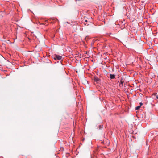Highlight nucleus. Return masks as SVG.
<instances>
[{"label": "nucleus", "instance_id": "obj_1", "mask_svg": "<svg viewBox=\"0 0 158 158\" xmlns=\"http://www.w3.org/2000/svg\"><path fill=\"white\" fill-rule=\"evenodd\" d=\"M62 59V56L56 55L55 56V57L54 58V59L56 60H60Z\"/></svg>", "mask_w": 158, "mask_h": 158}, {"label": "nucleus", "instance_id": "obj_2", "mask_svg": "<svg viewBox=\"0 0 158 158\" xmlns=\"http://www.w3.org/2000/svg\"><path fill=\"white\" fill-rule=\"evenodd\" d=\"M135 39L133 38H131L130 39V44H132L134 42H135Z\"/></svg>", "mask_w": 158, "mask_h": 158}, {"label": "nucleus", "instance_id": "obj_3", "mask_svg": "<svg viewBox=\"0 0 158 158\" xmlns=\"http://www.w3.org/2000/svg\"><path fill=\"white\" fill-rule=\"evenodd\" d=\"M94 80L96 82H98L99 81V79L97 77H94Z\"/></svg>", "mask_w": 158, "mask_h": 158}, {"label": "nucleus", "instance_id": "obj_4", "mask_svg": "<svg viewBox=\"0 0 158 158\" xmlns=\"http://www.w3.org/2000/svg\"><path fill=\"white\" fill-rule=\"evenodd\" d=\"M110 78L111 79H114L115 77V76L114 74H110Z\"/></svg>", "mask_w": 158, "mask_h": 158}, {"label": "nucleus", "instance_id": "obj_5", "mask_svg": "<svg viewBox=\"0 0 158 158\" xmlns=\"http://www.w3.org/2000/svg\"><path fill=\"white\" fill-rule=\"evenodd\" d=\"M140 107V106H137L135 108V110H138L139 109Z\"/></svg>", "mask_w": 158, "mask_h": 158}, {"label": "nucleus", "instance_id": "obj_6", "mask_svg": "<svg viewBox=\"0 0 158 158\" xmlns=\"http://www.w3.org/2000/svg\"><path fill=\"white\" fill-rule=\"evenodd\" d=\"M129 132L131 133V134H132L133 132V129H132L131 130H130V131H129Z\"/></svg>", "mask_w": 158, "mask_h": 158}, {"label": "nucleus", "instance_id": "obj_7", "mask_svg": "<svg viewBox=\"0 0 158 158\" xmlns=\"http://www.w3.org/2000/svg\"><path fill=\"white\" fill-rule=\"evenodd\" d=\"M84 19L85 22H88V20L86 18H84Z\"/></svg>", "mask_w": 158, "mask_h": 158}, {"label": "nucleus", "instance_id": "obj_8", "mask_svg": "<svg viewBox=\"0 0 158 158\" xmlns=\"http://www.w3.org/2000/svg\"><path fill=\"white\" fill-rule=\"evenodd\" d=\"M119 86L120 87H122L123 86V84L120 83Z\"/></svg>", "mask_w": 158, "mask_h": 158}, {"label": "nucleus", "instance_id": "obj_9", "mask_svg": "<svg viewBox=\"0 0 158 158\" xmlns=\"http://www.w3.org/2000/svg\"><path fill=\"white\" fill-rule=\"evenodd\" d=\"M120 83L122 84H123V81H122V80H121Z\"/></svg>", "mask_w": 158, "mask_h": 158}, {"label": "nucleus", "instance_id": "obj_10", "mask_svg": "<svg viewBox=\"0 0 158 158\" xmlns=\"http://www.w3.org/2000/svg\"><path fill=\"white\" fill-rule=\"evenodd\" d=\"M102 127H101L100 125L99 126V129H101L102 128Z\"/></svg>", "mask_w": 158, "mask_h": 158}, {"label": "nucleus", "instance_id": "obj_11", "mask_svg": "<svg viewBox=\"0 0 158 158\" xmlns=\"http://www.w3.org/2000/svg\"><path fill=\"white\" fill-rule=\"evenodd\" d=\"M140 106L143 105V103L142 102L140 103Z\"/></svg>", "mask_w": 158, "mask_h": 158}, {"label": "nucleus", "instance_id": "obj_12", "mask_svg": "<svg viewBox=\"0 0 158 158\" xmlns=\"http://www.w3.org/2000/svg\"><path fill=\"white\" fill-rule=\"evenodd\" d=\"M133 128V127L132 126H131V128L132 129Z\"/></svg>", "mask_w": 158, "mask_h": 158}, {"label": "nucleus", "instance_id": "obj_13", "mask_svg": "<svg viewBox=\"0 0 158 158\" xmlns=\"http://www.w3.org/2000/svg\"><path fill=\"white\" fill-rule=\"evenodd\" d=\"M156 98L158 99V95H156Z\"/></svg>", "mask_w": 158, "mask_h": 158}, {"label": "nucleus", "instance_id": "obj_14", "mask_svg": "<svg viewBox=\"0 0 158 158\" xmlns=\"http://www.w3.org/2000/svg\"><path fill=\"white\" fill-rule=\"evenodd\" d=\"M123 44L125 46H126V45L125 44Z\"/></svg>", "mask_w": 158, "mask_h": 158}]
</instances>
